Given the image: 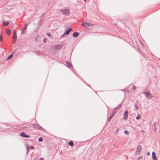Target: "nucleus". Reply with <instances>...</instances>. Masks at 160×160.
I'll list each match as a JSON object with an SVG mask.
<instances>
[{"label": "nucleus", "mask_w": 160, "mask_h": 160, "mask_svg": "<svg viewBox=\"0 0 160 160\" xmlns=\"http://www.w3.org/2000/svg\"><path fill=\"white\" fill-rule=\"evenodd\" d=\"M60 11L63 14L66 15H68L70 12V10L68 8L61 10Z\"/></svg>", "instance_id": "1"}, {"label": "nucleus", "mask_w": 160, "mask_h": 160, "mask_svg": "<svg viewBox=\"0 0 160 160\" xmlns=\"http://www.w3.org/2000/svg\"><path fill=\"white\" fill-rule=\"evenodd\" d=\"M32 126L34 128L41 131H42L44 130L43 128L39 126L38 124H32Z\"/></svg>", "instance_id": "2"}, {"label": "nucleus", "mask_w": 160, "mask_h": 160, "mask_svg": "<svg viewBox=\"0 0 160 160\" xmlns=\"http://www.w3.org/2000/svg\"><path fill=\"white\" fill-rule=\"evenodd\" d=\"M142 150L141 146L140 145H138L137 148L135 151V153L138 154H140V152Z\"/></svg>", "instance_id": "3"}, {"label": "nucleus", "mask_w": 160, "mask_h": 160, "mask_svg": "<svg viewBox=\"0 0 160 160\" xmlns=\"http://www.w3.org/2000/svg\"><path fill=\"white\" fill-rule=\"evenodd\" d=\"M143 94L145 95L147 98H152L151 94L149 92H145L143 93Z\"/></svg>", "instance_id": "4"}, {"label": "nucleus", "mask_w": 160, "mask_h": 160, "mask_svg": "<svg viewBox=\"0 0 160 160\" xmlns=\"http://www.w3.org/2000/svg\"><path fill=\"white\" fill-rule=\"evenodd\" d=\"M92 24L89 22H82V25L83 27H87V26H90L92 25Z\"/></svg>", "instance_id": "5"}, {"label": "nucleus", "mask_w": 160, "mask_h": 160, "mask_svg": "<svg viewBox=\"0 0 160 160\" xmlns=\"http://www.w3.org/2000/svg\"><path fill=\"white\" fill-rule=\"evenodd\" d=\"M116 112H112V114L110 115L108 119V121H109L111 120L112 117L115 115Z\"/></svg>", "instance_id": "6"}, {"label": "nucleus", "mask_w": 160, "mask_h": 160, "mask_svg": "<svg viewBox=\"0 0 160 160\" xmlns=\"http://www.w3.org/2000/svg\"><path fill=\"white\" fill-rule=\"evenodd\" d=\"M128 116V112L127 111H126L124 114L123 118L124 120H126L127 119Z\"/></svg>", "instance_id": "7"}, {"label": "nucleus", "mask_w": 160, "mask_h": 160, "mask_svg": "<svg viewBox=\"0 0 160 160\" xmlns=\"http://www.w3.org/2000/svg\"><path fill=\"white\" fill-rule=\"evenodd\" d=\"M63 47L62 45H58L55 46V49L56 50H59L61 49Z\"/></svg>", "instance_id": "8"}, {"label": "nucleus", "mask_w": 160, "mask_h": 160, "mask_svg": "<svg viewBox=\"0 0 160 160\" xmlns=\"http://www.w3.org/2000/svg\"><path fill=\"white\" fill-rule=\"evenodd\" d=\"M152 157L153 159L157 160V159L156 157V153L155 152H153L152 153Z\"/></svg>", "instance_id": "9"}, {"label": "nucleus", "mask_w": 160, "mask_h": 160, "mask_svg": "<svg viewBox=\"0 0 160 160\" xmlns=\"http://www.w3.org/2000/svg\"><path fill=\"white\" fill-rule=\"evenodd\" d=\"M13 42H15L17 40V34L15 32L13 33Z\"/></svg>", "instance_id": "10"}, {"label": "nucleus", "mask_w": 160, "mask_h": 160, "mask_svg": "<svg viewBox=\"0 0 160 160\" xmlns=\"http://www.w3.org/2000/svg\"><path fill=\"white\" fill-rule=\"evenodd\" d=\"M72 29L71 28H70L68 30H66L64 33V34H68L70 31L72 30Z\"/></svg>", "instance_id": "11"}, {"label": "nucleus", "mask_w": 160, "mask_h": 160, "mask_svg": "<svg viewBox=\"0 0 160 160\" xmlns=\"http://www.w3.org/2000/svg\"><path fill=\"white\" fill-rule=\"evenodd\" d=\"M79 35V33L77 32H75L73 34V36L75 38L77 37Z\"/></svg>", "instance_id": "12"}, {"label": "nucleus", "mask_w": 160, "mask_h": 160, "mask_svg": "<svg viewBox=\"0 0 160 160\" xmlns=\"http://www.w3.org/2000/svg\"><path fill=\"white\" fill-rule=\"evenodd\" d=\"M66 65L69 68L70 67H72L71 64L69 62L67 61L66 63Z\"/></svg>", "instance_id": "13"}, {"label": "nucleus", "mask_w": 160, "mask_h": 160, "mask_svg": "<svg viewBox=\"0 0 160 160\" xmlns=\"http://www.w3.org/2000/svg\"><path fill=\"white\" fill-rule=\"evenodd\" d=\"M9 23V22L8 21H4L3 22V24L5 26H7L8 24Z\"/></svg>", "instance_id": "14"}, {"label": "nucleus", "mask_w": 160, "mask_h": 160, "mask_svg": "<svg viewBox=\"0 0 160 160\" xmlns=\"http://www.w3.org/2000/svg\"><path fill=\"white\" fill-rule=\"evenodd\" d=\"M156 122H154L153 123V126L154 127V131H156V130H157L156 128Z\"/></svg>", "instance_id": "15"}, {"label": "nucleus", "mask_w": 160, "mask_h": 160, "mask_svg": "<svg viewBox=\"0 0 160 160\" xmlns=\"http://www.w3.org/2000/svg\"><path fill=\"white\" fill-rule=\"evenodd\" d=\"M6 33H7V34L9 35L10 33H11V31L9 29H7L6 31Z\"/></svg>", "instance_id": "16"}, {"label": "nucleus", "mask_w": 160, "mask_h": 160, "mask_svg": "<svg viewBox=\"0 0 160 160\" xmlns=\"http://www.w3.org/2000/svg\"><path fill=\"white\" fill-rule=\"evenodd\" d=\"M69 145L70 146H72L74 145V143L72 141H70L68 142Z\"/></svg>", "instance_id": "17"}, {"label": "nucleus", "mask_w": 160, "mask_h": 160, "mask_svg": "<svg viewBox=\"0 0 160 160\" xmlns=\"http://www.w3.org/2000/svg\"><path fill=\"white\" fill-rule=\"evenodd\" d=\"M20 135L22 137H24L25 135V133L24 132H22L20 133Z\"/></svg>", "instance_id": "18"}, {"label": "nucleus", "mask_w": 160, "mask_h": 160, "mask_svg": "<svg viewBox=\"0 0 160 160\" xmlns=\"http://www.w3.org/2000/svg\"><path fill=\"white\" fill-rule=\"evenodd\" d=\"M28 25V24H25L24 27H23V29L25 30L27 29V26Z\"/></svg>", "instance_id": "19"}, {"label": "nucleus", "mask_w": 160, "mask_h": 160, "mask_svg": "<svg viewBox=\"0 0 160 160\" xmlns=\"http://www.w3.org/2000/svg\"><path fill=\"white\" fill-rule=\"evenodd\" d=\"M13 56V55H12L11 54L10 55H9L7 58V60H9Z\"/></svg>", "instance_id": "20"}, {"label": "nucleus", "mask_w": 160, "mask_h": 160, "mask_svg": "<svg viewBox=\"0 0 160 160\" xmlns=\"http://www.w3.org/2000/svg\"><path fill=\"white\" fill-rule=\"evenodd\" d=\"M43 141V139L42 138H41V137H40L38 139V141L39 142H42V141Z\"/></svg>", "instance_id": "21"}, {"label": "nucleus", "mask_w": 160, "mask_h": 160, "mask_svg": "<svg viewBox=\"0 0 160 160\" xmlns=\"http://www.w3.org/2000/svg\"><path fill=\"white\" fill-rule=\"evenodd\" d=\"M140 115L139 114H138V116L136 117V119L138 120L140 118Z\"/></svg>", "instance_id": "22"}, {"label": "nucleus", "mask_w": 160, "mask_h": 160, "mask_svg": "<svg viewBox=\"0 0 160 160\" xmlns=\"http://www.w3.org/2000/svg\"><path fill=\"white\" fill-rule=\"evenodd\" d=\"M2 36L1 34H0V42L2 41Z\"/></svg>", "instance_id": "23"}, {"label": "nucleus", "mask_w": 160, "mask_h": 160, "mask_svg": "<svg viewBox=\"0 0 160 160\" xmlns=\"http://www.w3.org/2000/svg\"><path fill=\"white\" fill-rule=\"evenodd\" d=\"M124 133L126 135H128L129 134V132L128 131H125L124 132Z\"/></svg>", "instance_id": "24"}, {"label": "nucleus", "mask_w": 160, "mask_h": 160, "mask_svg": "<svg viewBox=\"0 0 160 160\" xmlns=\"http://www.w3.org/2000/svg\"><path fill=\"white\" fill-rule=\"evenodd\" d=\"M121 108L120 104H119L118 106L116 108H115V109H119Z\"/></svg>", "instance_id": "25"}, {"label": "nucleus", "mask_w": 160, "mask_h": 160, "mask_svg": "<svg viewBox=\"0 0 160 160\" xmlns=\"http://www.w3.org/2000/svg\"><path fill=\"white\" fill-rule=\"evenodd\" d=\"M25 30H23L22 29V31L21 32V34H23L25 32Z\"/></svg>", "instance_id": "26"}, {"label": "nucleus", "mask_w": 160, "mask_h": 160, "mask_svg": "<svg viewBox=\"0 0 160 160\" xmlns=\"http://www.w3.org/2000/svg\"><path fill=\"white\" fill-rule=\"evenodd\" d=\"M46 34L49 37H50L51 36V34L49 33H47Z\"/></svg>", "instance_id": "27"}, {"label": "nucleus", "mask_w": 160, "mask_h": 160, "mask_svg": "<svg viewBox=\"0 0 160 160\" xmlns=\"http://www.w3.org/2000/svg\"><path fill=\"white\" fill-rule=\"evenodd\" d=\"M25 137L26 138H29L30 137V136L29 135H25V137Z\"/></svg>", "instance_id": "28"}, {"label": "nucleus", "mask_w": 160, "mask_h": 160, "mask_svg": "<svg viewBox=\"0 0 160 160\" xmlns=\"http://www.w3.org/2000/svg\"><path fill=\"white\" fill-rule=\"evenodd\" d=\"M135 109H137L138 108V106L137 105V104H135Z\"/></svg>", "instance_id": "29"}, {"label": "nucleus", "mask_w": 160, "mask_h": 160, "mask_svg": "<svg viewBox=\"0 0 160 160\" xmlns=\"http://www.w3.org/2000/svg\"><path fill=\"white\" fill-rule=\"evenodd\" d=\"M47 40L46 38H44L43 40V42H46Z\"/></svg>", "instance_id": "30"}, {"label": "nucleus", "mask_w": 160, "mask_h": 160, "mask_svg": "<svg viewBox=\"0 0 160 160\" xmlns=\"http://www.w3.org/2000/svg\"><path fill=\"white\" fill-rule=\"evenodd\" d=\"M136 89V87L135 85H133V89L134 90H135Z\"/></svg>", "instance_id": "31"}, {"label": "nucleus", "mask_w": 160, "mask_h": 160, "mask_svg": "<svg viewBox=\"0 0 160 160\" xmlns=\"http://www.w3.org/2000/svg\"><path fill=\"white\" fill-rule=\"evenodd\" d=\"M29 148L31 149H33L34 148L33 146H31Z\"/></svg>", "instance_id": "32"}, {"label": "nucleus", "mask_w": 160, "mask_h": 160, "mask_svg": "<svg viewBox=\"0 0 160 160\" xmlns=\"http://www.w3.org/2000/svg\"><path fill=\"white\" fill-rule=\"evenodd\" d=\"M29 151V148H28L27 149V153H28Z\"/></svg>", "instance_id": "33"}, {"label": "nucleus", "mask_w": 160, "mask_h": 160, "mask_svg": "<svg viewBox=\"0 0 160 160\" xmlns=\"http://www.w3.org/2000/svg\"><path fill=\"white\" fill-rule=\"evenodd\" d=\"M150 154V153L149 152H147V155H149Z\"/></svg>", "instance_id": "34"}, {"label": "nucleus", "mask_w": 160, "mask_h": 160, "mask_svg": "<svg viewBox=\"0 0 160 160\" xmlns=\"http://www.w3.org/2000/svg\"><path fill=\"white\" fill-rule=\"evenodd\" d=\"M119 130V129L118 128L117 129V130H116V132H118V131Z\"/></svg>", "instance_id": "35"}, {"label": "nucleus", "mask_w": 160, "mask_h": 160, "mask_svg": "<svg viewBox=\"0 0 160 160\" xmlns=\"http://www.w3.org/2000/svg\"><path fill=\"white\" fill-rule=\"evenodd\" d=\"M43 159L42 158H41L39 160H43Z\"/></svg>", "instance_id": "36"}, {"label": "nucleus", "mask_w": 160, "mask_h": 160, "mask_svg": "<svg viewBox=\"0 0 160 160\" xmlns=\"http://www.w3.org/2000/svg\"><path fill=\"white\" fill-rule=\"evenodd\" d=\"M64 35H65V34H64V33L63 34H62V35L61 36V37H62L64 36Z\"/></svg>", "instance_id": "37"}, {"label": "nucleus", "mask_w": 160, "mask_h": 160, "mask_svg": "<svg viewBox=\"0 0 160 160\" xmlns=\"http://www.w3.org/2000/svg\"><path fill=\"white\" fill-rule=\"evenodd\" d=\"M40 53H41L40 52H39V55H40Z\"/></svg>", "instance_id": "38"}, {"label": "nucleus", "mask_w": 160, "mask_h": 160, "mask_svg": "<svg viewBox=\"0 0 160 160\" xmlns=\"http://www.w3.org/2000/svg\"><path fill=\"white\" fill-rule=\"evenodd\" d=\"M84 1H86V0H83Z\"/></svg>", "instance_id": "39"}]
</instances>
